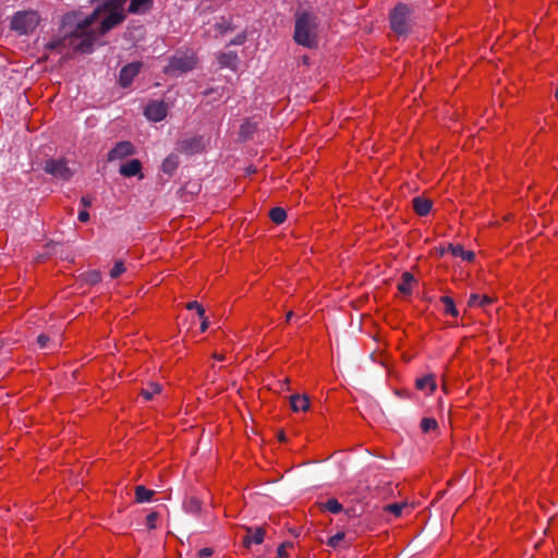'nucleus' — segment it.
Instances as JSON below:
<instances>
[{"mask_svg": "<svg viewBox=\"0 0 558 558\" xmlns=\"http://www.w3.org/2000/svg\"><path fill=\"white\" fill-rule=\"evenodd\" d=\"M98 29H93L92 25L85 26V19L77 23L74 29H72V41H74L73 48L76 51L89 53L93 51L94 45L98 37Z\"/></svg>", "mask_w": 558, "mask_h": 558, "instance_id": "f03ea898", "label": "nucleus"}, {"mask_svg": "<svg viewBox=\"0 0 558 558\" xmlns=\"http://www.w3.org/2000/svg\"><path fill=\"white\" fill-rule=\"evenodd\" d=\"M417 283V280L414 276L405 271L401 275V280L398 283V291L404 295H411L413 292V286Z\"/></svg>", "mask_w": 558, "mask_h": 558, "instance_id": "a211bd4d", "label": "nucleus"}, {"mask_svg": "<svg viewBox=\"0 0 558 558\" xmlns=\"http://www.w3.org/2000/svg\"><path fill=\"white\" fill-rule=\"evenodd\" d=\"M157 519H158V513L157 512H150L149 514H147V517H146V526L149 530L155 529L156 527Z\"/></svg>", "mask_w": 558, "mask_h": 558, "instance_id": "4c0bfd02", "label": "nucleus"}, {"mask_svg": "<svg viewBox=\"0 0 558 558\" xmlns=\"http://www.w3.org/2000/svg\"><path fill=\"white\" fill-rule=\"evenodd\" d=\"M407 507V504L396 502L390 504L385 507V511L392 513L395 517H400L402 514V510Z\"/></svg>", "mask_w": 558, "mask_h": 558, "instance_id": "7c9ffc66", "label": "nucleus"}, {"mask_svg": "<svg viewBox=\"0 0 558 558\" xmlns=\"http://www.w3.org/2000/svg\"><path fill=\"white\" fill-rule=\"evenodd\" d=\"M413 10L410 5L399 2L389 14L391 29L399 36H404L411 32Z\"/></svg>", "mask_w": 558, "mask_h": 558, "instance_id": "7ed1b4c3", "label": "nucleus"}, {"mask_svg": "<svg viewBox=\"0 0 558 558\" xmlns=\"http://www.w3.org/2000/svg\"><path fill=\"white\" fill-rule=\"evenodd\" d=\"M269 218L271 219L272 222H275L276 225H281L286 221L287 219V213L283 208L281 207H274L272 209H270L269 211Z\"/></svg>", "mask_w": 558, "mask_h": 558, "instance_id": "cd10ccee", "label": "nucleus"}, {"mask_svg": "<svg viewBox=\"0 0 558 558\" xmlns=\"http://www.w3.org/2000/svg\"><path fill=\"white\" fill-rule=\"evenodd\" d=\"M168 107L163 101H151L144 110L145 117L154 122H159L167 117Z\"/></svg>", "mask_w": 558, "mask_h": 558, "instance_id": "9b49d317", "label": "nucleus"}, {"mask_svg": "<svg viewBox=\"0 0 558 558\" xmlns=\"http://www.w3.org/2000/svg\"><path fill=\"white\" fill-rule=\"evenodd\" d=\"M291 542H284L282 543L278 549H277V557L276 558H286L288 556L287 548L292 547Z\"/></svg>", "mask_w": 558, "mask_h": 558, "instance_id": "e433bc0d", "label": "nucleus"}, {"mask_svg": "<svg viewBox=\"0 0 558 558\" xmlns=\"http://www.w3.org/2000/svg\"><path fill=\"white\" fill-rule=\"evenodd\" d=\"M161 391V386L156 383H150L146 388H143L141 395L145 400H151L155 395Z\"/></svg>", "mask_w": 558, "mask_h": 558, "instance_id": "c85d7f7f", "label": "nucleus"}, {"mask_svg": "<svg viewBox=\"0 0 558 558\" xmlns=\"http://www.w3.org/2000/svg\"><path fill=\"white\" fill-rule=\"evenodd\" d=\"M440 302L444 305V313L446 315H450L452 317H457L459 315L454 301L451 296L444 295L440 298Z\"/></svg>", "mask_w": 558, "mask_h": 558, "instance_id": "a878e982", "label": "nucleus"}, {"mask_svg": "<svg viewBox=\"0 0 558 558\" xmlns=\"http://www.w3.org/2000/svg\"><path fill=\"white\" fill-rule=\"evenodd\" d=\"M214 357L218 361H223L225 356L222 354H219V353H214Z\"/></svg>", "mask_w": 558, "mask_h": 558, "instance_id": "de8ad7c7", "label": "nucleus"}, {"mask_svg": "<svg viewBox=\"0 0 558 558\" xmlns=\"http://www.w3.org/2000/svg\"><path fill=\"white\" fill-rule=\"evenodd\" d=\"M44 170L53 175L54 178L68 181L72 178V171L68 167V162L64 158L48 159L45 162Z\"/></svg>", "mask_w": 558, "mask_h": 558, "instance_id": "0eeeda50", "label": "nucleus"}, {"mask_svg": "<svg viewBox=\"0 0 558 558\" xmlns=\"http://www.w3.org/2000/svg\"><path fill=\"white\" fill-rule=\"evenodd\" d=\"M555 97H556V98H557V100H558V87H557V90H556V93H555Z\"/></svg>", "mask_w": 558, "mask_h": 558, "instance_id": "8fccbe9b", "label": "nucleus"}, {"mask_svg": "<svg viewBox=\"0 0 558 558\" xmlns=\"http://www.w3.org/2000/svg\"><path fill=\"white\" fill-rule=\"evenodd\" d=\"M179 157L175 154H170L161 165V170L168 175H172L179 167Z\"/></svg>", "mask_w": 558, "mask_h": 558, "instance_id": "5701e85b", "label": "nucleus"}, {"mask_svg": "<svg viewBox=\"0 0 558 558\" xmlns=\"http://www.w3.org/2000/svg\"><path fill=\"white\" fill-rule=\"evenodd\" d=\"M186 308L187 310H196L197 315L199 317H203L205 315V310H204L203 305L196 301L189 302L186 305Z\"/></svg>", "mask_w": 558, "mask_h": 558, "instance_id": "c9c22d12", "label": "nucleus"}, {"mask_svg": "<svg viewBox=\"0 0 558 558\" xmlns=\"http://www.w3.org/2000/svg\"><path fill=\"white\" fill-rule=\"evenodd\" d=\"M415 388L429 395L436 389V379L433 375H427L415 380Z\"/></svg>", "mask_w": 558, "mask_h": 558, "instance_id": "412c9836", "label": "nucleus"}, {"mask_svg": "<svg viewBox=\"0 0 558 558\" xmlns=\"http://www.w3.org/2000/svg\"><path fill=\"white\" fill-rule=\"evenodd\" d=\"M154 495V490L148 489L143 485H138L135 487V499L137 502L150 501Z\"/></svg>", "mask_w": 558, "mask_h": 558, "instance_id": "393cba45", "label": "nucleus"}, {"mask_svg": "<svg viewBox=\"0 0 558 558\" xmlns=\"http://www.w3.org/2000/svg\"><path fill=\"white\" fill-rule=\"evenodd\" d=\"M40 23V15L35 10L17 11L11 19L10 28L20 35L33 33Z\"/></svg>", "mask_w": 558, "mask_h": 558, "instance_id": "20e7f679", "label": "nucleus"}, {"mask_svg": "<svg viewBox=\"0 0 558 558\" xmlns=\"http://www.w3.org/2000/svg\"><path fill=\"white\" fill-rule=\"evenodd\" d=\"M317 16L308 11L295 14V25L293 39L298 45L306 48H314L317 46Z\"/></svg>", "mask_w": 558, "mask_h": 558, "instance_id": "f257e3e1", "label": "nucleus"}, {"mask_svg": "<svg viewBox=\"0 0 558 558\" xmlns=\"http://www.w3.org/2000/svg\"><path fill=\"white\" fill-rule=\"evenodd\" d=\"M106 16L100 22V25L98 26V35H105L119 24H121L125 17V13H118V12H104Z\"/></svg>", "mask_w": 558, "mask_h": 558, "instance_id": "9d476101", "label": "nucleus"}, {"mask_svg": "<svg viewBox=\"0 0 558 558\" xmlns=\"http://www.w3.org/2000/svg\"><path fill=\"white\" fill-rule=\"evenodd\" d=\"M278 439H279L281 442H283V441H286V439H287V438H286L284 434H283L282 432H280V433H279V435H278Z\"/></svg>", "mask_w": 558, "mask_h": 558, "instance_id": "09e8293b", "label": "nucleus"}, {"mask_svg": "<svg viewBox=\"0 0 558 558\" xmlns=\"http://www.w3.org/2000/svg\"><path fill=\"white\" fill-rule=\"evenodd\" d=\"M345 537V533L344 532H338L337 534H335L333 536H331L328 541H327V545L331 548H336L339 543L344 539Z\"/></svg>", "mask_w": 558, "mask_h": 558, "instance_id": "f704fd0d", "label": "nucleus"}, {"mask_svg": "<svg viewBox=\"0 0 558 558\" xmlns=\"http://www.w3.org/2000/svg\"><path fill=\"white\" fill-rule=\"evenodd\" d=\"M214 28L217 31L218 35L223 36L227 33L233 32L235 27L231 20L221 17L218 22H216Z\"/></svg>", "mask_w": 558, "mask_h": 558, "instance_id": "b1692460", "label": "nucleus"}, {"mask_svg": "<svg viewBox=\"0 0 558 558\" xmlns=\"http://www.w3.org/2000/svg\"><path fill=\"white\" fill-rule=\"evenodd\" d=\"M255 129L256 128L253 123H251L250 121H246L241 125L240 135L243 138H248L251 136V134L255 131Z\"/></svg>", "mask_w": 558, "mask_h": 558, "instance_id": "72a5a7b5", "label": "nucleus"}, {"mask_svg": "<svg viewBox=\"0 0 558 558\" xmlns=\"http://www.w3.org/2000/svg\"><path fill=\"white\" fill-rule=\"evenodd\" d=\"M319 508L323 511H329L335 514L340 513L343 509L342 505L336 498H330L326 502L319 504Z\"/></svg>", "mask_w": 558, "mask_h": 558, "instance_id": "bb28decb", "label": "nucleus"}, {"mask_svg": "<svg viewBox=\"0 0 558 558\" xmlns=\"http://www.w3.org/2000/svg\"><path fill=\"white\" fill-rule=\"evenodd\" d=\"M245 40V36H238L235 39H233L230 44L231 45H241Z\"/></svg>", "mask_w": 558, "mask_h": 558, "instance_id": "a18cd8bd", "label": "nucleus"}, {"mask_svg": "<svg viewBox=\"0 0 558 558\" xmlns=\"http://www.w3.org/2000/svg\"><path fill=\"white\" fill-rule=\"evenodd\" d=\"M78 220H80L81 222H87V221L89 220V214H88V211H87V210H85V209H84V210H81V211L78 213Z\"/></svg>", "mask_w": 558, "mask_h": 558, "instance_id": "37998d69", "label": "nucleus"}, {"mask_svg": "<svg viewBox=\"0 0 558 558\" xmlns=\"http://www.w3.org/2000/svg\"><path fill=\"white\" fill-rule=\"evenodd\" d=\"M290 404L294 412H305L310 409V399L306 396L292 395L290 397Z\"/></svg>", "mask_w": 558, "mask_h": 558, "instance_id": "4be33fe9", "label": "nucleus"}, {"mask_svg": "<svg viewBox=\"0 0 558 558\" xmlns=\"http://www.w3.org/2000/svg\"><path fill=\"white\" fill-rule=\"evenodd\" d=\"M141 66V62H132L124 65L119 74V84L124 88L129 87L133 83L135 76L140 73Z\"/></svg>", "mask_w": 558, "mask_h": 558, "instance_id": "f8f14e48", "label": "nucleus"}, {"mask_svg": "<svg viewBox=\"0 0 558 558\" xmlns=\"http://www.w3.org/2000/svg\"><path fill=\"white\" fill-rule=\"evenodd\" d=\"M246 535L243 539V543L246 547H248L252 543L259 545L264 542L266 530L263 526L258 527H247L246 529Z\"/></svg>", "mask_w": 558, "mask_h": 558, "instance_id": "dca6fc26", "label": "nucleus"}, {"mask_svg": "<svg viewBox=\"0 0 558 558\" xmlns=\"http://www.w3.org/2000/svg\"><path fill=\"white\" fill-rule=\"evenodd\" d=\"M100 279H101V277H100V274L98 271H93V272L88 274V280L92 283H97V282L100 281Z\"/></svg>", "mask_w": 558, "mask_h": 558, "instance_id": "a19ab883", "label": "nucleus"}, {"mask_svg": "<svg viewBox=\"0 0 558 558\" xmlns=\"http://www.w3.org/2000/svg\"><path fill=\"white\" fill-rule=\"evenodd\" d=\"M293 317V312L292 311H289L287 314H286V323H289L291 320V318Z\"/></svg>", "mask_w": 558, "mask_h": 558, "instance_id": "49530a36", "label": "nucleus"}, {"mask_svg": "<svg viewBox=\"0 0 558 558\" xmlns=\"http://www.w3.org/2000/svg\"><path fill=\"white\" fill-rule=\"evenodd\" d=\"M125 271V266L122 260H117L110 270V277L112 279L119 278Z\"/></svg>", "mask_w": 558, "mask_h": 558, "instance_id": "2f4dec72", "label": "nucleus"}, {"mask_svg": "<svg viewBox=\"0 0 558 558\" xmlns=\"http://www.w3.org/2000/svg\"><path fill=\"white\" fill-rule=\"evenodd\" d=\"M92 202H93V198L89 195H84L81 197V204L85 208L92 206Z\"/></svg>", "mask_w": 558, "mask_h": 558, "instance_id": "79ce46f5", "label": "nucleus"}, {"mask_svg": "<svg viewBox=\"0 0 558 558\" xmlns=\"http://www.w3.org/2000/svg\"><path fill=\"white\" fill-rule=\"evenodd\" d=\"M420 427L424 434L435 432L438 428V423L434 417H423Z\"/></svg>", "mask_w": 558, "mask_h": 558, "instance_id": "c756f323", "label": "nucleus"}, {"mask_svg": "<svg viewBox=\"0 0 558 558\" xmlns=\"http://www.w3.org/2000/svg\"><path fill=\"white\" fill-rule=\"evenodd\" d=\"M120 174L125 178L138 175L140 179L144 178L142 173V162L138 159H131L120 167Z\"/></svg>", "mask_w": 558, "mask_h": 558, "instance_id": "4468645a", "label": "nucleus"}, {"mask_svg": "<svg viewBox=\"0 0 558 558\" xmlns=\"http://www.w3.org/2000/svg\"><path fill=\"white\" fill-rule=\"evenodd\" d=\"M450 253L454 257H460L463 260L471 262L474 259L475 254L472 251H466L461 244H451L449 243L447 246L440 247V255Z\"/></svg>", "mask_w": 558, "mask_h": 558, "instance_id": "ddd939ff", "label": "nucleus"}, {"mask_svg": "<svg viewBox=\"0 0 558 558\" xmlns=\"http://www.w3.org/2000/svg\"><path fill=\"white\" fill-rule=\"evenodd\" d=\"M198 59L194 52H178L169 59L163 72L168 75H181L196 68Z\"/></svg>", "mask_w": 558, "mask_h": 558, "instance_id": "39448f33", "label": "nucleus"}, {"mask_svg": "<svg viewBox=\"0 0 558 558\" xmlns=\"http://www.w3.org/2000/svg\"><path fill=\"white\" fill-rule=\"evenodd\" d=\"M74 41H72V31L70 33H64L62 36H56L47 44V49L57 50L59 52L62 51L65 47H73Z\"/></svg>", "mask_w": 558, "mask_h": 558, "instance_id": "2eb2a0df", "label": "nucleus"}, {"mask_svg": "<svg viewBox=\"0 0 558 558\" xmlns=\"http://www.w3.org/2000/svg\"><path fill=\"white\" fill-rule=\"evenodd\" d=\"M213 553H214V550L211 548L205 547L198 551V556H199V558H207V557H210L213 555Z\"/></svg>", "mask_w": 558, "mask_h": 558, "instance_id": "ea45409f", "label": "nucleus"}, {"mask_svg": "<svg viewBox=\"0 0 558 558\" xmlns=\"http://www.w3.org/2000/svg\"><path fill=\"white\" fill-rule=\"evenodd\" d=\"M135 154V146L130 141H121L108 153L107 160H122Z\"/></svg>", "mask_w": 558, "mask_h": 558, "instance_id": "1a4fd4ad", "label": "nucleus"}, {"mask_svg": "<svg viewBox=\"0 0 558 558\" xmlns=\"http://www.w3.org/2000/svg\"><path fill=\"white\" fill-rule=\"evenodd\" d=\"M433 202L423 196H416L412 199V207L416 215L427 216L432 209Z\"/></svg>", "mask_w": 558, "mask_h": 558, "instance_id": "f3484780", "label": "nucleus"}, {"mask_svg": "<svg viewBox=\"0 0 558 558\" xmlns=\"http://www.w3.org/2000/svg\"><path fill=\"white\" fill-rule=\"evenodd\" d=\"M218 63L221 68H229L235 71L239 63L238 54L233 51L221 52L218 56Z\"/></svg>", "mask_w": 558, "mask_h": 558, "instance_id": "aec40b11", "label": "nucleus"}, {"mask_svg": "<svg viewBox=\"0 0 558 558\" xmlns=\"http://www.w3.org/2000/svg\"><path fill=\"white\" fill-rule=\"evenodd\" d=\"M49 340H50V338L47 335H44V333H41V335H39L37 337V343L39 344V347L41 349L47 348V344H48Z\"/></svg>", "mask_w": 558, "mask_h": 558, "instance_id": "58836bf2", "label": "nucleus"}, {"mask_svg": "<svg viewBox=\"0 0 558 558\" xmlns=\"http://www.w3.org/2000/svg\"><path fill=\"white\" fill-rule=\"evenodd\" d=\"M128 0H107L104 3H101L99 7H97L92 14L85 17V26L86 25H93L104 12H118V13H125L124 12V4Z\"/></svg>", "mask_w": 558, "mask_h": 558, "instance_id": "423d86ee", "label": "nucleus"}, {"mask_svg": "<svg viewBox=\"0 0 558 558\" xmlns=\"http://www.w3.org/2000/svg\"><path fill=\"white\" fill-rule=\"evenodd\" d=\"M205 148L203 136H191L181 140L177 149L186 155H194L203 151Z\"/></svg>", "mask_w": 558, "mask_h": 558, "instance_id": "6e6552de", "label": "nucleus"}, {"mask_svg": "<svg viewBox=\"0 0 558 558\" xmlns=\"http://www.w3.org/2000/svg\"><path fill=\"white\" fill-rule=\"evenodd\" d=\"M202 319V324H201V331L202 332H205L208 328V319L207 317H205V315L203 317H199Z\"/></svg>", "mask_w": 558, "mask_h": 558, "instance_id": "c03bdc74", "label": "nucleus"}, {"mask_svg": "<svg viewBox=\"0 0 558 558\" xmlns=\"http://www.w3.org/2000/svg\"><path fill=\"white\" fill-rule=\"evenodd\" d=\"M486 303H488V295L484 294L481 299L477 294H472L469 299V306H484Z\"/></svg>", "mask_w": 558, "mask_h": 558, "instance_id": "473e14b6", "label": "nucleus"}, {"mask_svg": "<svg viewBox=\"0 0 558 558\" xmlns=\"http://www.w3.org/2000/svg\"><path fill=\"white\" fill-rule=\"evenodd\" d=\"M154 4V0H131L128 12L131 14H144L148 12Z\"/></svg>", "mask_w": 558, "mask_h": 558, "instance_id": "6ab92c4d", "label": "nucleus"}]
</instances>
